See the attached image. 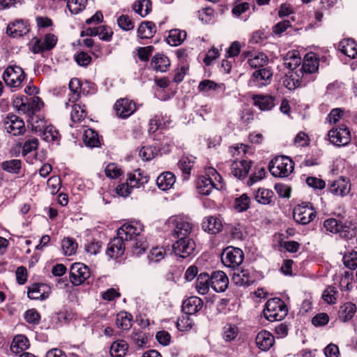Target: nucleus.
<instances>
[{
  "mask_svg": "<svg viewBox=\"0 0 357 357\" xmlns=\"http://www.w3.org/2000/svg\"><path fill=\"white\" fill-rule=\"evenodd\" d=\"M225 187L222 177L213 167H208L205 175L199 177L197 182V189L199 194L208 195L214 190H222Z\"/></svg>",
  "mask_w": 357,
  "mask_h": 357,
  "instance_id": "obj_1",
  "label": "nucleus"
},
{
  "mask_svg": "<svg viewBox=\"0 0 357 357\" xmlns=\"http://www.w3.org/2000/svg\"><path fill=\"white\" fill-rule=\"evenodd\" d=\"M323 226L326 231L338 234L340 237L347 240L352 238L356 234V226L349 220L342 222L337 219L331 218L324 222Z\"/></svg>",
  "mask_w": 357,
  "mask_h": 357,
  "instance_id": "obj_2",
  "label": "nucleus"
},
{
  "mask_svg": "<svg viewBox=\"0 0 357 357\" xmlns=\"http://www.w3.org/2000/svg\"><path fill=\"white\" fill-rule=\"evenodd\" d=\"M166 225L171 229L174 238L190 236L192 229L191 219L183 215L169 217L166 221Z\"/></svg>",
  "mask_w": 357,
  "mask_h": 357,
  "instance_id": "obj_3",
  "label": "nucleus"
},
{
  "mask_svg": "<svg viewBox=\"0 0 357 357\" xmlns=\"http://www.w3.org/2000/svg\"><path fill=\"white\" fill-rule=\"evenodd\" d=\"M268 169L273 176L284 178L292 173L294 163L289 157L279 155L269 162Z\"/></svg>",
  "mask_w": 357,
  "mask_h": 357,
  "instance_id": "obj_4",
  "label": "nucleus"
},
{
  "mask_svg": "<svg viewBox=\"0 0 357 357\" xmlns=\"http://www.w3.org/2000/svg\"><path fill=\"white\" fill-rule=\"evenodd\" d=\"M287 312L286 304L278 298L269 299L264 310V317L270 321L282 320L286 317Z\"/></svg>",
  "mask_w": 357,
  "mask_h": 357,
  "instance_id": "obj_5",
  "label": "nucleus"
},
{
  "mask_svg": "<svg viewBox=\"0 0 357 357\" xmlns=\"http://www.w3.org/2000/svg\"><path fill=\"white\" fill-rule=\"evenodd\" d=\"M25 76L26 75L21 67L12 65L5 69L2 77L8 87L18 89L21 86Z\"/></svg>",
  "mask_w": 357,
  "mask_h": 357,
  "instance_id": "obj_6",
  "label": "nucleus"
},
{
  "mask_svg": "<svg viewBox=\"0 0 357 357\" xmlns=\"http://www.w3.org/2000/svg\"><path fill=\"white\" fill-rule=\"evenodd\" d=\"M143 231V225L138 222H131L123 225L117 231V236L127 245L132 240L138 238Z\"/></svg>",
  "mask_w": 357,
  "mask_h": 357,
  "instance_id": "obj_7",
  "label": "nucleus"
},
{
  "mask_svg": "<svg viewBox=\"0 0 357 357\" xmlns=\"http://www.w3.org/2000/svg\"><path fill=\"white\" fill-rule=\"evenodd\" d=\"M176 241L172 245V249L176 255L186 258L193 253L195 243L190 236L175 237Z\"/></svg>",
  "mask_w": 357,
  "mask_h": 357,
  "instance_id": "obj_8",
  "label": "nucleus"
},
{
  "mask_svg": "<svg viewBox=\"0 0 357 357\" xmlns=\"http://www.w3.org/2000/svg\"><path fill=\"white\" fill-rule=\"evenodd\" d=\"M243 259L244 255L240 248L230 246L223 250L221 259L225 266L234 268L242 264Z\"/></svg>",
  "mask_w": 357,
  "mask_h": 357,
  "instance_id": "obj_9",
  "label": "nucleus"
},
{
  "mask_svg": "<svg viewBox=\"0 0 357 357\" xmlns=\"http://www.w3.org/2000/svg\"><path fill=\"white\" fill-rule=\"evenodd\" d=\"M294 219L301 225L310 223L316 216V211L310 204L296 206L293 212Z\"/></svg>",
  "mask_w": 357,
  "mask_h": 357,
  "instance_id": "obj_10",
  "label": "nucleus"
},
{
  "mask_svg": "<svg viewBox=\"0 0 357 357\" xmlns=\"http://www.w3.org/2000/svg\"><path fill=\"white\" fill-rule=\"evenodd\" d=\"M114 109L117 117L125 119L135 112L137 106L133 100L123 98L116 101Z\"/></svg>",
  "mask_w": 357,
  "mask_h": 357,
  "instance_id": "obj_11",
  "label": "nucleus"
},
{
  "mask_svg": "<svg viewBox=\"0 0 357 357\" xmlns=\"http://www.w3.org/2000/svg\"><path fill=\"white\" fill-rule=\"evenodd\" d=\"M90 271L82 263H74L70 268V280L73 285H79L90 277Z\"/></svg>",
  "mask_w": 357,
  "mask_h": 357,
  "instance_id": "obj_12",
  "label": "nucleus"
},
{
  "mask_svg": "<svg viewBox=\"0 0 357 357\" xmlns=\"http://www.w3.org/2000/svg\"><path fill=\"white\" fill-rule=\"evenodd\" d=\"M328 190L335 196L345 197L351 190L349 181L344 177L340 176L338 178L329 181Z\"/></svg>",
  "mask_w": 357,
  "mask_h": 357,
  "instance_id": "obj_13",
  "label": "nucleus"
},
{
  "mask_svg": "<svg viewBox=\"0 0 357 357\" xmlns=\"http://www.w3.org/2000/svg\"><path fill=\"white\" fill-rule=\"evenodd\" d=\"M328 137L335 146H345L350 142V132L346 127L335 128L328 131Z\"/></svg>",
  "mask_w": 357,
  "mask_h": 357,
  "instance_id": "obj_14",
  "label": "nucleus"
},
{
  "mask_svg": "<svg viewBox=\"0 0 357 357\" xmlns=\"http://www.w3.org/2000/svg\"><path fill=\"white\" fill-rule=\"evenodd\" d=\"M319 61L314 53H307L303 59L302 67L295 72V75L299 77H303L305 75L312 74L317 71Z\"/></svg>",
  "mask_w": 357,
  "mask_h": 357,
  "instance_id": "obj_15",
  "label": "nucleus"
},
{
  "mask_svg": "<svg viewBox=\"0 0 357 357\" xmlns=\"http://www.w3.org/2000/svg\"><path fill=\"white\" fill-rule=\"evenodd\" d=\"M57 43V38L52 33H47L43 39L34 38L31 50L34 54L52 49Z\"/></svg>",
  "mask_w": 357,
  "mask_h": 357,
  "instance_id": "obj_16",
  "label": "nucleus"
},
{
  "mask_svg": "<svg viewBox=\"0 0 357 357\" xmlns=\"http://www.w3.org/2000/svg\"><path fill=\"white\" fill-rule=\"evenodd\" d=\"M273 73L268 68H261L253 73L250 84L253 86L262 87L269 84L272 80Z\"/></svg>",
  "mask_w": 357,
  "mask_h": 357,
  "instance_id": "obj_17",
  "label": "nucleus"
},
{
  "mask_svg": "<svg viewBox=\"0 0 357 357\" xmlns=\"http://www.w3.org/2000/svg\"><path fill=\"white\" fill-rule=\"evenodd\" d=\"M5 128L10 134L17 136L24 132L25 126L22 119L16 115H9L5 121Z\"/></svg>",
  "mask_w": 357,
  "mask_h": 357,
  "instance_id": "obj_18",
  "label": "nucleus"
},
{
  "mask_svg": "<svg viewBox=\"0 0 357 357\" xmlns=\"http://www.w3.org/2000/svg\"><path fill=\"white\" fill-rule=\"evenodd\" d=\"M126 248L128 249V245L117 236L108 244L106 253L110 258L117 259L124 254Z\"/></svg>",
  "mask_w": 357,
  "mask_h": 357,
  "instance_id": "obj_19",
  "label": "nucleus"
},
{
  "mask_svg": "<svg viewBox=\"0 0 357 357\" xmlns=\"http://www.w3.org/2000/svg\"><path fill=\"white\" fill-rule=\"evenodd\" d=\"M251 165V160H235L231 164V173L236 178L243 179L248 176Z\"/></svg>",
  "mask_w": 357,
  "mask_h": 357,
  "instance_id": "obj_20",
  "label": "nucleus"
},
{
  "mask_svg": "<svg viewBox=\"0 0 357 357\" xmlns=\"http://www.w3.org/2000/svg\"><path fill=\"white\" fill-rule=\"evenodd\" d=\"M211 288L216 292L225 291L229 284L227 275L222 271H217L210 276Z\"/></svg>",
  "mask_w": 357,
  "mask_h": 357,
  "instance_id": "obj_21",
  "label": "nucleus"
},
{
  "mask_svg": "<svg viewBox=\"0 0 357 357\" xmlns=\"http://www.w3.org/2000/svg\"><path fill=\"white\" fill-rule=\"evenodd\" d=\"M203 229L211 234H216L222 229V222L220 218L217 216L205 217L202 222Z\"/></svg>",
  "mask_w": 357,
  "mask_h": 357,
  "instance_id": "obj_22",
  "label": "nucleus"
},
{
  "mask_svg": "<svg viewBox=\"0 0 357 357\" xmlns=\"http://www.w3.org/2000/svg\"><path fill=\"white\" fill-rule=\"evenodd\" d=\"M29 31L26 22L17 20L9 24L7 27V33L13 38L20 37L26 34Z\"/></svg>",
  "mask_w": 357,
  "mask_h": 357,
  "instance_id": "obj_23",
  "label": "nucleus"
},
{
  "mask_svg": "<svg viewBox=\"0 0 357 357\" xmlns=\"http://www.w3.org/2000/svg\"><path fill=\"white\" fill-rule=\"evenodd\" d=\"M255 342L259 349L262 351H268L273 345L275 338L270 332L261 331L257 334Z\"/></svg>",
  "mask_w": 357,
  "mask_h": 357,
  "instance_id": "obj_24",
  "label": "nucleus"
},
{
  "mask_svg": "<svg viewBox=\"0 0 357 357\" xmlns=\"http://www.w3.org/2000/svg\"><path fill=\"white\" fill-rule=\"evenodd\" d=\"M28 297L33 300H44L49 296V287L45 284H33L28 289Z\"/></svg>",
  "mask_w": 357,
  "mask_h": 357,
  "instance_id": "obj_25",
  "label": "nucleus"
},
{
  "mask_svg": "<svg viewBox=\"0 0 357 357\" xmlns=\"http://www.w3.org/2000/svg\"><path fill=\"white\" fill-rule=\"evenodd\" d=\"M338 48L342 53L348 57L357 59V44L353 39L342 40L340 42Z\"/></svg>",
  "mask_w": 357,
  "mask_h": 357,
  "instance_id": "obj_26",
  "label": "nucleus"
},
{
  "mask_svg": "<svg viewBox=\"0 0 357 357\" xmlns=\"http://www.w3.org/2000/svg\"><path fill=\"white\" fill-rule=\"evenodd\" d=\"M203 306L202 299L197 296H192L186 299L183 303V310L185 314H194L199 312Z\"/></svg>",
  "mask_w": 357,
  "mask_h": 357,
  "instance_id": "obj_27",
  "label": "nucleus"
},
{
  "mask_svg": "<svg viewBox=\"0 0 357 357\" xmlns=\"http://www.w3.org/2000/svg\"><path fill=\"white\" fill-rule=\"evenodd\" d=\"M253 100L261 110H271L275 105V98L268 95L254 96Z\"/></svg>",
  "mask_w": 357,
  "mask_h": 357,
  "instance_id": "obj_28",
  "label": "nucleus"
},
{
  "mask_svg": "<svg viewBox=\"0 0 357 357\" xmlns=\"http://www.w3.org/2000/svg\"><path fill=\"white\" fill-rule=\"evenodd\" d=\"M175 181V176L169 172H166L157 178L156 183L160 190H167L173 186Z\"/></svg>",
  "mask_w": 357,
  "mask_h": 357,
  "instance_id": "obj_29",
  "label": "nucleus"
},
{
  "mask_svg": "<svg viewBox=\"0 0 357 357\" xmlns=\"http://www.w3.org/2000/svg\"><path fill=\"white\" fill-rule=\"evenodd\" d=\"M267 62L268 58L263 52H255L248 53V63L253 68L263 67Z\"/></svg>",
  "mask_w": 357,
  "mask_h": 357,
  "instance_id": "obj_30",
  "label": "nucleus"
},
{
  "mask_svg": "<svg viewBox=\"0 0 357 357\" xmlns=\"http://www.w3.org/2000/svg\"><path fill=\"white\" fill-rule=\"evenodd\" d=\"M155 32L156 26L155 24L149 21L142 22L137 29V35L142 39L151 38Z\"/></svg>",
  "mask_w": 357,
  "mask_h": 357,
  "instance_id": "obj_31",
  "label": "nucleus"
},
{
  "mask_svg": "<svg viewBox=\"0 0 357 357\" xmlns=\"http://www.w3.org/2000/svg\"><path fill=\"white\" fill-rule=\"evenodd\" d=\"M128 350V344L123 340L114 341L110 347L109 353L112 357H124Z\"/></svg>",
  "mask_w": 357,
  "mask_h": 357,
  "instance_id": "obj_32",
  "label": "nucleus"
},
{
  "mask_svg": "<svg viewBox=\"0 0 357 357\" xmlns=\"http://www.w3.org/2000/svg\"><path fill=\"white\" fill-rule=\"evenodd\" d=\"M211 286L210 275L208 273H201L197 278L195 288L199 294H206Z\"/></svg>",
  "mask_w": 357,
  "mask_h": 357,
  "instance_id": "obj_33",
  "label": "nucleus"
},
{
  "mask_svg": "<svg viewBox=\"0 0 357 357\" xmlns=\"http://www.w3.org/2000/svg\"><path fill=\"white\" fill-rule=\"evenodd\" d=\"M301 59L298 51L288 52L284 57V66L291 70H295L301 63Z\"/></svg>",
  "mask_w": 357,
  "mask_h": 357,
  "instance_id": "obj_34",
  "label": "nucleus"
},
{
  "mask_svg": "<svg viewBox=\"0 0 357 357\" xmlns=\"http://www.w3.org/2000/svg\"><path fill=\"white\" fill-rule=\"evenodd\" d=\"M356 311L355 305L352 303H346L341 306L338 312V317L342 322L349 321L354 315Z\"/></svg>",
  "mask_w": 357,
  "mask_h": 357,
  "instance_id": "obj_35",
  "label": "nucleus"
},
{
  "mask_svg": "<svg viewBox=\"0 0 357 357\" xmlns=\"http://www.w3.org/2000/svg\"><path fill=\"white\" fill-rule=\"evenodd\" d=\"M127 181L131 185V187L140 188L148 183L149 177L141 172L140 169L136 170L133 174L128 176Z\"/></svg>",
  "mask_w": 357,
  "mask_h": 357,
  "instance_id": "obj_36",
  "label": "nucleus"
},
{
  "mask_svg": "<svg viewBox=\"0 0 357 357\" xmlns=\"http://www.w3.org/2000/svg\"><path fill=\"white\" fill-rule=\"evenodd\" d=\"M186 32L180 29H172L169 31L167 42L171 46L181 45L186 38Z\"/></svg>",
  "mask_w": 357,
  "mask_h": 357,
  "instance_id": "obj_37",
  "label": "nucleus"
},
{
  "mask_svg": "<svg viewBox=\"0 0 357 357\" xmlns=\"http://www.w3.org/2000/svg\"><path fill=\"white\" fill-rule=\"evenodd\" d=\"M29 347V340L23 335H18L13 338L10 349L13 353L17 354L22 351L26 350Z\"/></svg>",
  "mask_w": 357,
  "mask_h": 357,
  "instance_id": "obj_38",
  "label": "nucleus"
},
{
  "mask_svg": "<svg viewBox=\"0 0 357 357\" xmlns=\"http://www.w3.org/2000/svg\"><path fill=\"white\" fill-rule=\"evenodd\" d=\"M83 142L88 147H98L100 144L98 133L92 129H86L83 135Z\"/></svg>",
  "mask_w": 357,
  "mask_h": 357,
  "instance_id": "obj_39",
  "label": "nucleus"
},
{
  "mask_svg": "<svg viewBox=\"0 0 357 357\" xmlns=\"http://www.w3.org/2000/svg\"><path fill=\"white\" fill-rule=\"evenodd\" d=\"M274 196V192L269 189L259 188L255 193V200L261 204H270Z\"/></svg>",
  "mask_w": 357,
  "mask_h": 357,
  "instance_id": "obj_40",
  "label": "nucleus"
},
{
  "mask_svg": "<svg viewBox=\"0 0 357 357\" xmlns=\"http://www.w3.org/2000/svg\"><path fill=\"white\" fill-rule=\"evenodd\" d=\"M169 64L168 58L162 54L155 55L151 61V66L153 68L160 72L167 71Z\"/></svg>",
  "mask_w": 357,
  "mask_h": 357,
  "instance_id": "obj_41",
  "label": "nucleus"
},
{
  "mask_svg": "<svg viewBox=\"0 0 357 357\" xmlns=\"http://www.w3.org/2000/svg\"><path fill=\"white\" fill-rule=\"evenodd\" d=\"M132 8L142 17H146L151 10V2L150 0H138L133 5Z\"/></svg>",
  "mask_w": 357,
  "mask_h": 357,
  "instance_id": "obj_42",
  "label": "nucleus"
},
{
  "mask_svg": "<svg viewBox=\"0 0 357 357\" xmlns=\"http://www.w3.org/2000/svg\"><path fill=\"white\" fill-rule=\"evenodd\" d=\"M27 122L31 126V130L36 132H41L47 126L44 119L35 114L28 116Z\"/></svg>",
  "mask_w": 357,
  "mask_h": 357,
  "instance_id": "obj_43",
  "label": "nucleus"
},
{
  "mask_svg": "<svg viewBox=\"0 0 357 357\" xmlns=\"http://www.w3.org/2000/svg\"><path fill=\"white\" fill-rule=\"evenodd\" d=\"M42 139L47 142H57L59 139V134L58 131L52 125L47 126L40 132Z\"/></svg>",
  "mask_w": 357,
  "mask_h": 357,
  "instance_id": "obj_44",
  "label": "nucleus"
},
{
  "mask_svg": "<svg viewBox=\"0 0 357 357\" xmlns=\"http://www.w3.org/2000/svg\"><path fill=\"white\" fill-rule=\"evenodd\" d=\"M69 89L70 93L69 94V102H75L80 96L81 83L80 80L77 78H73L69 82Z\"/></svg>",
  "mask_w": 357,
  "mask_h": 357,
  "instance_id": "obj_45",
  "label": "nucleus"
},
{
  "mask_svg": "<svg viewBox=\"0 0 357 357\" xmlns=\"http://www.w3.org/2000/svg\"><path fill=\"white\" fill-rule=\"evenodd\" d=\"M116 324L118 328L128 330L132 326V315L126 312H121L116 315Z\"/></svg>",
  "mask_w": 357,
  "mask_h": 357,
  "instance_id": "obj_46",
  "label": "nucleus"
},
{
  "mask_svg": "<svg viewBox=\"0 0 357 357\" xmlns=\"http://www.w3.org/2000/svg\"><path fill=\"white\" fill-rule=\"evenodd\" d=\"M223 84H217L210 79H204L199 82L198 91L203 93H208L211 91H215L222 88Z\"/></svg>",
  "mask_w": 357,
  "mask_h": 357,
  "instance_id": "obj_47",
  "label": "nucleus"
},
{
  "mask_svg": "<svg viewBox=\"0 0 357 357\" xmlns=\"http://www.w3.org/2000/svg\"><path fill=\"white\" fill-rule=\"evenodd\" d=\"M238 334V328L235 324H227L222 329V336L225 341L234 340Z\"/></svg>",
  "mask_w": 357,
  "mask_h": 357,
  "instance_id": "obj_48",
  "label": "nucleus"
},
{
  "mask_svg": "<svg viewBox=\"0 0 357 357\" xmlns=\"http://www.w3.org/2000/svg\"><path fill=\"white\" fill-rule=\"evenodd\" d=\"M43 105V103L41 99L38 96H33L29 99L27 98L26 106H29V107L27 108V113H26V114L28 116L35 114L36 112L40 109Z\"/></svg>",
  "mask_w": 357,
  "mask_h": 357,
  "instance_id": "obj_49",
  "label": "nucleus"
},
{
  "mask_svg": "<svg viewBox=\"0 0 357 357\" xmlns=\"http://www.w3.org/2000/svg\"><path fill=\"white\" fill-rule=\"evenodd\" d=\"M22 162L18 159H13L2 162L1 167L6 172L12 174H18L21 169Z\"/></svg>",
  "mask_w": 357,
  "mask_h": 357,
  "instance_id": "obj_50",
  "label": "nucleus"
},
{
  "mask_svg": "<svg viewBox=\"0 0 357 357\" xmlns=\"http://www.w3.org/2000/svg\"><path fill=\"white\" fill-rule=\"evenodd\" d=\"M61 248L65 255L71 256L76 252L77 244L73 238H66L61 242Z\"/></svg>",
  "mask_w": 357,
  "mask_h": 357,
  "instance_id": "obj_51",
  "label": "nucleus"
},
{
  "mask_svg": "<svg viewBox=\"0 0 357 357\" xmlns=\"http://www.w3.org/2000/svg\"><path fill=\"white\" fill-rule=\"evenodd\" d=\"M86 116V112L84 106L78 104L73 105L70 113V118L73 122H79Z\"/></svg>",
  "mask_w": 357,
  "mask_h": 357,
  "instance_id": "obj_52",
  "label": "nucleus"
},
{
  "mask_svg": "<svg viewBox=\"0 0 357 357\" xmlns=\"http://www.w3.org/2000/svg\"><path fill=\"white\" fill-rule=\"evenodd\" d=\"M87 3V0H68L67 7L73 14H77L82 11Z\"/></svg>",
  "mask_w": 357,
  "mask_h": 357,
  "instance_id": "obj_53",
  "label": "nucleus"
},
{
  "mask_svg": "<svg viewBox=\"0 0 357 357\" xmlns=\"http://www.w3.org/2000/svg\"><path fill=\"white\" fill-rule=\"evenodd\" d=\"M147 247L146 243L141 238H136L135 242H130L128 243V248L131 249L133 255L137 256L144 253Z\"/></svg>",
  "mask_w": 357,
  "mask_h": 357,
  "instance_id": "obj_54",
  "label": "nucleus"
},
{
  "mask_svg": "<svg viewBox=\"0 0 357 357\" xmlns=\"http://www.w3.org/2000/svg\"><path fill=\"white\" fill-rule=\"evenodd\" d=\"M229 233L233 239L243 240L245 236L244 227L240 223L230 225Z\"/></svg>",
  "mask_w": 357,
  "mask_h": 357,
  "instance_id": "obj_55",
  "label": "nucleus"
},
{
  "mask_svg": "<svg viewBox=\"0 0 357 357\" xmlns=\"http://www.w3.org/2000/svg\"><path fill=\"white\" fill-rule=\"evenodd\" d=\"M105 175L110 178H117L123 174V170L116 164L109 163L105 169Z\"/></svg>",
  "mask_w": 357,
  "mask_h": 357,
  "instance_id": "obj_56",
  "label": "nucleus"
},
{
  "mask_svg": "<svg viewBox=\"0 0 357 357\" xmlns=\"http://www.w3.org/2000/svg\"><path fill=\"white\" fill-rule=\"evenodd\" d=\"M27 97L26 96H17L13 99V106L20 114L27 113V108L29 106H26L27 103Z\"/></svg>",
  "mask_w": 357,
  "mask_h": 357,
  "instance_id": "obj_57",
  "label": "nucleus"
},
{
  "mask_svg": "<svg viewBox=\"0 0 357 357\" xmlns=\"http://www.w3.org/2000/svg\"><path fill=\"white\" fill-rule=\"evenodd\" d=\"M337 291L335 287H327L322 294L324 301L328 304H334L337 301Z\"/></svg>",
  "mask_w": 357,
  "mask_h": 357,
  "instance_id": "obj_58",
  "label": "nucleus"
},
{
  "mask_svg": "<svg viewBox=\"0 0 357 357\" xmlns=\"http://www.w3.org/2000/svg\"><path fill=\"white\" fill-rule=\"evenodd\" d=\"M158 154L157 149L151 146H143L139 151V157L145 161H149L155 158Z\"/></svg>",
  "mask_w": 357,
  "mask_h": 357,
  "instance_id": "obj_59",
  "label": "nucleus"
},
{
  "mask_svg": "<svg viewBox=\"0 0 357 357\" xmlns=\"http://www.w3.org/2000/svg\"><path fill=\"white\" fill-rule=\"evenodd\" d=\"M166 255V250L163 247L157 246L151 250L149 255V259L150 261L157 262L164 259Z\"/></svg>",
  "mask_w": 357,
  "mask_h": 357,
  "instance_id": "obj_60",
  "label": "nucleus"
},
{
  "mask_svg": "<svg viewBox=\"0 0 357 357\" xmlns=\"http://www.w3.org/2000/svg\"><path fill=\"white\" fill-rule=\"evenodd\" d=\"M119 26L124 31H130L134 29V22L128 15H122L117 19Z\"/></svg>",
  "mask_w": 357,
  "mask_h": 357,
  "instance_id": "obj_61",
  "label": "nucleus"
},
{
  "mask_svg": "<svg viewBox=\"0 0 357 357\" xmlns=\"http://www.w3.org/2000/svg\"><path fill=\"white\" fill-rule=\"evenodd\" d=\"M343 262L346 267L355 269L357 267V252H350L343 257Z\"/></svg>",
  "mask_w": 357,
  "mask_h": 357,
  "instance_id": "obj_62",
  "label": "nucleus"
},
{
  "mask_svg": "<svg viewBox=\"0 0 357 357\" xmlns=\"http://www.w3.org/2000/svg\"><path fill=\"white\" fill-rule=\"evenodd\" d=\"M266 170L264 167H255V172L251 174L248 180L247 184L252 185L254 183L261 181L265 177Z\"/></svg>",
  "mask_w": 357,
  "mask_h": 357,
  "instance_id": "obj_63",
  "label": "nucleus"
},
{
  "mask_svg": "<svg viewBox=\"0 0 357 357\" xmlns=\"http://www.w3.org/2000/svg\"><path fill=\"white\" fill-rule=\"evenodd\" d=\"M199 20L206 24L211 23L214 19V10L211 8H206L198 12Z\"/></svg>",
  "mask_w": 357,
  "mask_h": 357,
  "instance_id": "obj_64",
  "label": "nucleus"
}]
</instances>
